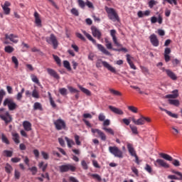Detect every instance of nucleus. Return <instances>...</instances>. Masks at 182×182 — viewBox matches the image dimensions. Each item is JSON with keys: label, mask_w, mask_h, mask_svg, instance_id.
I'll return each instance as SVG.
<instances>
[{"label": "nucleus", "mask_w": 182, "mask_h": 182, "mask_svg": "<svg viewBox=\"0 0 182 182\" xmlns=\"http://www.w3.org/2000/svg\"><path fill=\"white\" fill-rule=\"evenodd\" d=\"M171 173H173V174H176L177 176V180H182V173L180 171H177L175 170H172Z\"/></svg>", "instance_id": "37998d69"}, {"label": "nucleus", "mask_w": 182, "mask_h": 182, "mask_svg": "<svg viewBox=\"0 0 182 182\" xmlns=\"http://www.w3.org/2000/svg\"><path fill=\"white\" fill-rule=\"evenodd\" d=\"M59 92L62 96H66V95H68V90L66 88H60Z\"/></svg>", "instance_id": "13d9d810"}, {"label": "nucleus", "mask_w": 182, "mask_h": 182, "mask_svg": "<svg viewBox=\"0 0 182 182\" xmlns=\"http://www.w3.org/2000/svg\"><path fill=\"white\" fill-rule=\"evenodd\" d=\"M108 150L111 154L114 156V157H118V159H123V151L119 149V147L109 146Z\"/></svg>", "instance_id": "20e7f679"}, {"label": "nucleus", "mask_w": 182, "mask_h": 182, "mask_svg": "<svg viewBox=\"0 0 182 182\" xmlns=\"http://www.w3.org/2000/svg\"><path fill=\"white\" fill-rule=\"evenodd\" d=\"M47 72L48 73V75H50V76H52L53 77H54V79H60V77H59V75L58 74V73H56V71H55V70L52 69V68H47Z\"/></svg>", "instance_id": "4be33fe9"}, {"label": "nucleus", "mask_w": 182, "mask_h": 182, "mask_svg": "<svg viewBox=\"0 0 182 182\" xmlns=\"http://www.w3.org/2000/svg\"><path fill=\"white\" fill-rule=\"evenodd\" d=\"M60 173H68V171H71L74 173L76 171V167L73 164H67L65 165H61L59 166Z\"/></svg>", "instance_id": "0eeeda50"}, {"label": "nucleus", "mask_w": 182, "mask_h": 182, "mask_svg": "<svg viewBox=\"0 0 182 182\" xmlns=\"http://www.w3.org/2000/svg\"><path fill=\"white\" fill-rule=\"evenodd\" d=\"M132 120L133 123L135 124L136 126H143V124H144L146 122H147L148 123H150V122H151V119H150V118L145 117L144 116H141V117L138 119H136V118L132 117Z\"/></svg>", "instance_id": "6e6552de"}, {"label": "nucleus", "mask_w": 182, "mask_h": 182, "mask_svg": "<svg viewBox=\"0 0 182 182\" xmlns=\"http://www.w3.org/2000/svg\"><path fill=\"white\" fill-rule=\"evenodd\" d=\"M46 41L47 43L53 45V49H58L59 42L58 41V38H56V36H55V34L51 33L49 37L46 38Z\"/></svg>", "instance_id": "423d86ee"}, {"label": "nucleus", "mask_w": 182, "mask_h": 182, "mask_svg": "<svg viewBox=\"0 0 182 182\" xmlns=\"http://www.w3.org/2000/svg\"><path fill=\"white\" fill-rule=\"evenodd\" d=\"M105 46L107 49H108L109 50H114V49H116L113 48V44H112V42H110L109 39L105 38Z\"/></svg>", "instance_id": "bb28decb"}, {"label": "nucleus", "mask_w": 182, "mask_h": 182, "mask_svg": "<svg viewBox=\"0 0 182 182\" xmlns=\"http://www.w3.org/2000/svg\"><path fill=\"white\" fill-rule=\"evenodd\" d=\"M155 167H163L164 168H170V164H168L164 159H158L154 161Z\"/></svg>", "instance_id": "9b49d317"}, {"label": "nucleus", "mask_w": 182, "mask_h": 182, "mask_svg": "<svg viewBox=\"0 0 182 182\" xmlns=\"http://www.w3.org/2000/svg\"><path fill=\"white\" fill-rule=\"evenodd\" d=\"M92 34L94 38H97V39H100L102 38V32L99 30L96 26H91Z\"/></svg>", "instance_id": "ddd939ff"}, {"label": "nucleus", "mask_w": 182, "mask_h": 182, "mask_svg": "<svg viewBox=\"0 0 182 182\" xmlns=\"http://www.w3.org/2000/svg\"><path fill=\"white\" fill-rule=\"evenodd\" d=\"M1 141L6 144H10L9 140L8 139L6 136H5V134H1Z\"/></svg>", "instance_id": "49530a36"}, {"label": "nucleus", "mask_w": 182, "mask_h": 182, "mask_svg": "<svg viewBox=\"0 0 182 182\" xmlns=\"http://www.w3.org/2000/svg\"><path fill=\"white\" fill-rule=\"evenodd\" d=\"M23 127L26 132H31L32 130V124L29 121H24L23 122Z\"/></svg>", "instance_id": "5701e85b"}, {"label": "nucleus", "mask_w": 182, "mask_h": 182, "mask_svg": "<svg viewBox=\"0 0 182 182\" xmlns=\"http://www.w3.org/2000/svg\"><path fill=\"white\" fill-rule=\"evenodd\" d=\"M11 60H12L13 63H14V65H15V68L18 69V67L19 66V62L18 61V58H16V56H13L11 58Z\"/></svg>", "instance_id": "a19ab883"}, {"label": "nucleus", "mask_w": 182, "mask_h": 182, "mask_svg": "<svg viewBox=\"0 0 182 182\" xmlns=\"http://www.w3.org/2000/svg\"><path fill=\"white\" fill-rule=\"evenodd\" d=\"M0 117L1 120L5 122L6 124H8V123H11V122H12V117L11 114H9V112H6L4 114H1Z\"/></svg>", "instance_id": "f8f14e48"}, {"label": "nucleus", "mask_w": 182, "mask_h": 182, "mask_svg": "<svg viewBox=\"0 0 182 182\" xmlns=\"http://www.w3.org/2000/svg\"><path fill=\"white\" fill-rule=\"evenodd\" d=\"M159 156L161 159H164V160H166V161H173L172 164L174 165L175 167L180 166V161L173 159L171 156L164 153H159Z\"/></svg>", "instance_id": "39448f33"}, {"label": "nucleus", "mask_w": 182, "mask_h": 182, "mask_svg": "<svg viewBox=\"0 0 182 182\" xmlns=\"http://www.w3.org/2000/svg\"><path fill=\"white\" fill-rule=\"evenodd\" d=\"M102 66H104V68L107 69V70H109V72H112V73H117L116 68L109 64V63L103 61L101 59L97 60L96 63V68H102Z\"/></svg>", "instance_id": "7ed1b4c3"}, {"label": "nucleus", "mask_w": 182, "mask_h": 182, "mask_svg": "<svg viewBox=\"0 0 182 182\" xmlns=\"http://www.w3.org/2000/svg\"><path fill=\"white\" fill-rule=\"evenodd\" d=\"M128 151L129 154L132 156L134 157L135 156H137V154H136V151L134 150V148L133 147V144L128 143L127 145Z\"/></svg>", "instance_id": "aec40b11"}, {"label": "nucleus", "mask_w": 182, "mask_h": 182, "mask_svg": "<svg viewBox=\"0 0 182 182\" xmlns=\"http://www.w3.org/2000/svg\"><path fill=\"white\" fill-rule=\"evenodd\" d=\"M78 87L79 89H80L82 93H85V95H87V96H91L92 92H90V90L82 87V85H78Z\"/></svg>", "instance_id": "c85d7f7f"}, {"label": "nucleus", "mask_w": 182, "mask_h": 182, "mask_svg": "<svg viewBox=\"0 0 182 182\" xmlns=\"http://www.w3.org/2000/svg\"><path fill=\"white\" fill-rule=\"evenodd\" d=\"M65 139L67 141V144L68 147H72V144H75V142L70 139H69V138H68V136H65Z\"/></svg>", "instance_id": "6e6d98bb"}, {"label": "nucleus", "mask_w": 182, "mask_h": 182, "mask_svg": "<svg viewBox=\"0 0 182 182\" xmlns=\"http://www.w3.org/2000/svg\"><path fill=\"white\" fill-rule=\"evenodd\" d=\"M35 23L38 28H42V20H41V16L38 11L34 13Z\"/></svg>", "instance_id": "f3484780"}, {"label": "nucleus", "mask_w": 182, "mask_h": 182, "mask_svg": "<svg viewBox=\"0 0 182 182\" xmlns=\"http://www.w3.org/2000/svg\"><path fill=\"white\" fill-rule=\"evenodd\" d=\"M166 75L171 79V80H177V75L171 71V70H166Z\"/></svg>", "instance_id": "a878e982"}, {"label": "nucleus", "mask_w": 182, "mask_h": 182, "mask_svg": "<svg viewBox=\"0 0 182 182\" xmlns=\"http://www.w3.org/2000/svg\"><path fill=\"white\" fill-rule=\"evenodd\" d=\"M5 39H9L11 42H13V43H18V42H19V40H18V36L14 33L10 35L5 34Z\"/></svg>", "instance_id": "dca6fc26"}, {"label": "nucleus", "mask_w": 182, "mask_h": 182, "mask_svg": "<svg viewBox=\"0 0 182 182\" xmlns=\"http://www.w3.org/2000/svg\"><path fill=\"white\" fill-rule=\"evenodd\" d=\"M91 132L92 133H93V134H95V136H97L99 135H100V134L102 132L100 129H91Z\"/></svg>", "instance_id": "a18cd8bd"}, {"label": "nucleus", "mask_w": 182, "mask_h": 182, "mask_svg": "<svg viewBox=\"0 0 182 182\" xmlns=\"http://www.w3.org/2000/svg\"><path fill=\"white\" fill-rule=\"evenodd\" d=\"M4 50L6 52V53H12L15 49L11 46H7L5 47Z\"/></svg>", "instance_id": "58836bf2"}, {"label": "nucleus", "mask_w": 182, "mask_h": 182, "mask_svg": "<svg viewBox=\"0 0 182 182\" xmlns=\"http://www.w3.org/2000/svg\"><path fill=\"white\" fill-rule=\"evenodd\" d=\"M32 97H34V99H39V92L36 90V89H34L31 94Z\"/></svg>", "instance_id": "09e8293b"}, {"label": "nucleus", "mask_w": 182, "mask_h": 182, "mask_svg": "<svg viewBox=\"0 0 182 182\" xmlns=\"http://www.w3.org/2000/svg\"><path fill=\"white\" fill-rule=\"evenodd\" d=\"M39 168H42L43 171L45 173L46 171V168H48V164L43 165V161H41L38 164Z\"/></svg>", "instance_id": "4c0bfd02"}, {"label": "nucleus", "mask_w": 182, "mask_h": 182, "mask_svg": "<svg viewBox=\"0 0 182 182\" xmlns=\"http://www.w3.org/2000/svg\"><path fill=\"white\" fill-rule=\"evenodd\" d=\"M71 14L75 16H79V11L75 8L71 9Z\"/></svg>", "instance_id": "052dcab7"}, {"label": "nucleus", "mask_w": 182, "mask_h": 182, "mask_svg": "<svg viewBox=\"0 0 182 182\" xmlns=\"http://www.w3.org/2000/svg\"><path fill=\"white\" fill-rule=\"evenodd\" d=\"M53 57L55 62H56L57 65H58V66H60V65H62L60 58L58 55H55V54L53 55Z\"/></svg>", "instance_id": "de8ad7c7"}, {"label": "nucleus", "mask_w": 182, "mask_h": 182, "mask_svg": "<svg viewBox=\"0 0 182 182\" xmlns=\"http://www.w3.org/2000/svg\"><path fill=\"white\" fill-rule=\"evenodd\" d=\"M53 123L56 130H65L66 129V122L62 118L58 119Z\"/></svg>", "instance_id": "9d476101"}, {"label": "nucleus", "mask_w": 182, "mask_h": 182, "mask_svg": "<svg viewBox=\"0 0 182 182\" xmlns=\"http://www.w3.org/2000/svg\"><path fill=\"white\" fill-rule=\"evenodd\" d=\"M13 140L16 143V144H19L21 141L19 140V134L18 133H15L12 134Z\"/></svg>", "instance_id": "7c9ffc66"}, {"label": "nucleus", "mask_w": 182, "mask_h": 182, "mask_svg": "<svg viewBox=\"0 0 182 182\" xmlns=\"http://www.w3.org/2000/svg\"><path fill=\"white\" fill-rule=\"evenodd\" d=\"M14 178L16 180H19L21 178V172L16 169L14 171Z\"/></svg>", "instance_id": "603ef678"}, {"label": "nucleus", "mask_w": 182, "mask_h": 182, "mask_svg": "<svg viewBox=\"0 0 182 182\" xmlns=\"http://www.w3.org/2000/svg\"><path fill=\"white\" fill-rule=\"evenodd\" d=\"M31 79L33 82H34V83H36V85H41L39 79H38V77H36V75H33Z\"/></svg>", "instance_id": "e2e57ef3"}, {"label": "nucleus", "mask_w": 182, "mask_h": 182, "mask_svg": "<svg viewBox=\"0 0 182 182\" xmlns=\"http://www.w3.org/2000/svg\"><path fill=\"white\" fill-rule=\"evenodd\" d=\"M82 33H84L86 38H87V39H89V41H90L94 45L97 46V48L100 52H102V53H104V55H106L107 56H110V52H109V50H107V49H106L103 45L97 44V43H96V40H95L90 34L86 32V31H82Z\"/></svg>", "instance_id": "f257e3e1"}, {"label": "nucleus", "mask_w": 182, "mask_h": 182, "mask_svg": "<svg viewBox=\"0 0 182 182\" xmlns=\"http://www.w3.org/2000/svg\"><path fill=\"white\" fill-rule=\"evenodd\" d=\"M110 36L112 38V41L116 46H118L119 48H122V44L120 43L117 42V37H116V30L112 29L110 30Z\"/></svg>", "instance_id": "2eb2a0df"}, {"label": "nucleus", "mask_w": 182, "mask_h": 182, "mask_svg": "<svg viewBox=\"0 0 182 182\" xmlns=\"http://www.w3.org/2000/svg\"><path fill=\"white\" fill-rule=\"evenodd\" d=\"M48 95L50 105L52 106V107H54V108L56 107V104L55 103V101H53V98H52V95L50 94V92H48Z\"/></svg>", "instance_id": "c9c22d12"}, {"label": "nucleus", "mask_w": 182, "mask_h": 182, "mask_svg": "<svg viewBox=\"0 0 182 182\" xmlns=\"http://www.w3.org/2000/svg\"><path fill=\"white\" fill-rule=\"evenodd\" d=\"M129 127L133 133V134H139V131L137 130V127L129 125Z\"/></svg>", "instance_id": "8fccbe9b"}, {"label": "nucleus", "mask_w": 182, "mask_h": 182, "mask_svg": "<svg viewBox=\"0 0 182 182\" xmlns=\"http://www.w3.org/2000/svg\"><path fill=\"white\" fill-rule=\"evenodd\" d=\"M109 91L110 92V94L114 96H122V92H120V91H117L113 88H109Z\"/></svg>", "instance_id": "c756f323"}, {"label": "nucleus", "mask_w": 182, "mask_h": 182, "mask_svg": "<svg viewBox=\"0 0 182 182\" xmlns=\"http://www.w3.org/2000/svg\"><path fill=\"white\" fill-rule=\"evenodd\" d=\"M81 165L84 170H87L89 168V167L87 166V164L86 163V161H82Z\"/></svg>", "instance_id": "0e129e2a"}, {"label": "nucleus", "mask_w": 182, "mask_h": 182, "mask_svg": "<svg viewBox=\"0 0 182 182\" xmlns=\"http://www.w3.org/2000/svg\"><path fill=\"white\" fill-rule=\"evenodd\" d=\"M98 120L100 122H105L106 120V115L104 113H100L98 116Z\"/></svg>", "instance_id": "864d4df0"}, {"label": "nucleus", "mask_w": 182, "mask_h": 182, "mask_svg": "<svg viewBox=\"0 0 182 182\" xmlns=\"http://www.w3.org/2000/svg\"><path fill=\"white\" fill-rule=\"evenodd\" d=\"M69 181H71V182H79V180H77V178H76L75 177L70 176L69 177Z\"/></svg>", "instance_id": "774afa93"}, {"label": "nucleus", "mask_w": 182, "mask_h": 182, "mask_svg": "<svg viewBox=\"0 0 182 182\" xmlns=\"http://www.w3.org/2000/svg\"><path fill=\"white\" fill-rule=\"evenodd\" d=\"M9 6H11V2L8 1H5L4 4H1V8L5 15H9V14H11V9H9Z\"/></svg>", "instance_id": "4468645a"}, {"label": "nucleus", "mask_w": 182, "mask_h": 182, "mask_svg": "<svg viewBox=\"0 0 182 182\" xmlns=\"http://www.w3.org/2000/svg\"><path fill=\"white\" fill-rule=\"evenodd\" d=\"M4 106H8L9 110H15L18 107V105L15 102H14V100L11 98H6L3 103Z\"/></svg>", "instance_id": "1a4fd4ad"}, {"label": "nucleus", "mask_w": 182, "mask_h": 182, "mask_svg": "<svg viewBox=\"0 0 182 182\" xmlns=\"http://www.w3.org/2000/svg\"><path fill=\"white\" fill-rule=\"evenodd\" d=\"M78 5L80 8H82V9H85V6H86V3L83 0H78Z\"/></svg>", "instance_id": "5fc2aeb1"}, {"label": "nucleus", "mask_w": 182, "mask_h": 182, "mask_svg": "<svg viewBox=\"0 0 182 182\" xmlns=\"http://www.w3.org/2000/svg\"><path fill=\"white\" fill-rule=\"evenodd\" d=\"M34 110H43L42 105L40 102H35L33 105Z\"/></svg>", "instance_id": "e433bc0d"}, {"label": "nucleus", "mask_w": 182, "mask_h": 182, "mask_svg": "<svg viewBox=\"0 0 182 182\" xmlns=\"http://www.w3.org/2000/svg\"><path fill=\"white\" fill-rule=\"evenodd\" d=\"M132 171L135 173L137 176H139V169L136 166H132L131 168Z\"/></svg>", "instance_id": "338daca9"}, {"label": "nucleus", "mask_w": 182, "mask_h": 182, "mask_svg": "<svg viewBox=\"0 0 182 182\" xmlns=\"http://www.w3.org/2000/svg\"><path fill=\"white\" fill-rule=\"evenodd\" d=\"M63 66L65 68V69L68 70H72V68H70V63L68 60H64L63 61Z\"/></svg>", "instance_id": "c03bdc74"}, {"label": "nucleus", "mask_w": 182, "mask_h": 182, "mask_svg": "<svg viewBox=\"0 0 182 182\" xmlns=\"http://www.w3.org/2000/svg\"><path fill=\"white\" fill-rule=\"evenodd\" d=\"M138 18H143V16H150V10H146L145 11H139L137 13Z\"/></svg>", "instance_id": "cd10ccee"}, {"label": "nucleus", "mask_w": 182, "mask_h": 182, "mask_svg": "<svg viewBox=\"0 0 182 182\" xmlns=\"http://www.w3.org/2000/svg\"><path fill=\"white\" fill-rule=\"evenodd\" d=\"M165 2H168L170 5H178L177 0H164Z\"/></svg>", "instance_id": "69168bd1"}, {"label": "nucleus", "mask_w": 182, "mask_h": 182, "mask_svg": "<svg viewBox=\"0 0 182 182\" xmlns=\"http://www.w3.org/2000/svg\"><path fill=\"white\" fill-rule=\"evenodd\" d=\"M102 130H105L107 133H109V134H112V136H114V131L112 128H107L106 127H104L102 128Z\"/></svg>", "instance_id": "ea45409f"}, {"label": "nucleus", "mask_w": 182, "mask_h": 182, "mask_svg": "<svg viewBox=\"0 0 182 182\" xmlns=\"http://www.w3.org/2000/svg\"><path fill=\"white\" fill-rule=\"evenodd\" d=\"M28 170L31 171L33 176H36V173H38V168H36V166L28 168Z\"/></svg>", "instance_id": "3c124183"}, {"label": "nucleus", "mask_w": 182, "mask_h": 182, "mask_svg": "<svg viewBox=\"0 0 182 182\" xmlns=\"http://www.w3.org/2000/svg\"><path fill=\"white\" fill-rule=\"evenodd\" d=\"M171 133L173 134V136H177V134H180V130H178V127L172 126L171 127Z\"/></svg>", "instance_id": "2f4dec72"}, {"label": "nucleus", "mask_w": 182, "mask_h": 182, "mask_svg": "<svg viewBox=\"0 0 182 182\" xmlns=\"http://www.w3.org/2000/svg\"><path fill=\"white\" fill-rule=\"evenodd\" d=\"M108 108L109 109V110H111V112H112V113H114L115 114H119V115L124 114V112H123V110L116 107L109 105Z\"/></svg>", "instance_id": "6ab92c4d"}, {"label": "nucleus", "mask_w": 182, "mask_h": 182, "mask_svg": "<svg viewBox=\"0 0 182 182\" xmlns=\"http://www.w3.org/2000/svg\"><path fill=\"white\" fill-rule=\"evenodd\" d=\"M12 170H14V168H12V166L9 164H6L5 166V171L6 173H8V174H11L12 173Z\"/></svg>", "instance_id": "f704fd0d"}, {"label": "nucleus", "mask_w": 182, "mask_h": 182, "mask_svg": "<svg viewBox=\"0 0 182 182\" xmlns=\"http://www.w3.org/2000/svg\"><path fill=\"white\" fill-rule=\"evenodd\" d=\"M149 39L153 46H156V47L159 46V39L157 38V36H156V34H151L149 36Z\"/></svg>", "instance_id": "a211bd4d"}, {"label": "nucleus", "mask_w": 182, "mask_h": 182, "mask_svg": "<svg viewBox=\"0 0 182 182\" xmlns=\"http://www.w3.org/2000/svg\"><path fill=\"white\" fill-rule=\"evenodd\" d=\"M127 62L129 65L131 69H134V70H136L137 68H136V65H134V63H133V61H132V59H133V57H131L129 54H127Z\"/></svg>", "instance_id": "412c9836"}, {"label": "nucleus", "mask_w": 182, "mask_h": 182, "mask_svg": "<svg viewBox=\"0 0 182 182\" xmlns=\"http://www.w3.org/2000/svg\"><path fill=\"white\" fill-rule=\"evenodd\" d=\"M105 11L107 12L108 15L109 19L110 21H112V22H119L120 21V18L119 17V14H117V12L116 10L113 8L108 7L106 6L105 7Z\"/></svg>", "instance_id": "f03ea898"}, {"label": "nucleus", "mask_w": 182, "mask_h": 182, "mask_svg": "<svg viewBox=\"0 0 182 182\" xmlns=\"http://www.w3.org/2000/svg\"><path fill=\"white\" fill-rule=\"evenodd\" d=\"M68 89L70 92V93H79V90H76L73 87L68 86Z\"/></svg>", "instance_id": "bf43d9fd"}, {"label": "nucleus", "mask_w": 182, "mask_h": 182, "mask_svg": "<svg viewBox=\"0 0 182 182\" xmlns=\"http://www.w3.org/2000/svg\"><path fill=\"white\" fill-rule=\"evenodd\" d=\"M127 109L128 110H129V112H132V113H139V108L133 105L128 106Z\"/></svg>", "instance_id": "72a5a7b5"}, {"label": "nucleus", "mask_w": 182, "mask_h": 182, "mask_svg": "<svg viewBox=\"0 0 182 182\" xmlns=\"http://www.w3.org/2000/svg\"><path fill=\"white\" fill-rule=\"evenodd\" d=\"M166 99H177L178 97V90H175L172 94L166 95Z\"/></svg>", "instance_id": "393cba45"}, {"label": "nucleus", "mask_w": 182, "mask_h": 182, "mask_svg": "<svg viewBox=\"0 0 182 182\" xmlns=\"http://www.w3.org/2000/svg\"><path fill=\"white\" fill-rule=\"evenodd\" d=\"M141 71L145 75H150V71L149 70L148 68L146 67H141Z\"/></svg>", "instance_id": "680f3d73"}, {"label": "nucleus", "mask_w": 182, "mask_h": 182, "mask_svg": "<svg viewBox=\"0 0 182 182\" xmlns=\"http://www.w3.org/2000/svg\"><path fill=\"white\" fill-rule=\"evenodd\" d=\"M168 103L173 106H180V101H178V100H168Z\"/></svg>", "instance_id": "473e14b6"}, {"label": "nucleus", "mask_w": 182, "mask_h": 182, "mask_svg": "<svg viewBox=\"0 0 182 182\" xmlns=\"http://www.w3.org/2000/svg\"><path fill=\"white\" fill-rule=\"evenodd\" d=\"M91 177H92L95 180H97V181H102V178L97 173H92V174H91Z\"/></svg>", "instance_id": "4d7b16f0"}, {"label": "nucleus", "mask_w": 182, "mask_h": 182, "mask_svg": "<svg viewBox=\"0 0 182 182\" xmlns=\"http://www.w3.org/2000/svg\"><path fill=\"white\" fill-rule=\"evenodd\" d=\"M3 154H4V156L6 157H12L13 154H14V151H9V150H4L3 151Z\"/></svg>", "instance_id": "79ce46f5"}, {"label": "nucleus", "mask_w": 182, "mask_h": 182, "mask_svg": "<svg viewBox=\"0 0 182 182\" xmlns=\"http://www.w3.org/2000/svg\"><path fill=\"white\" fill-rule=\"evenodd\" d=\"M159 109H160V110H161V112H165L171 117H173V119H178V115L177 114H173L171 112H170L161 107H159Z\"/></svg>", "instance_id": "b1692460"}]
</instances>
